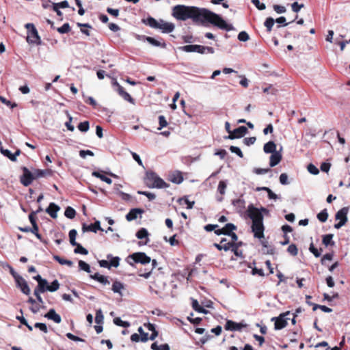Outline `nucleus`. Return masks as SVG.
<instances>
[{"instance_id": "nucleus-1", "label": "nucleus", "mask_w": 350, "mask_h": 350, "mask_svg": "<svg viewBox=\"0 0 350 350\" xmlns=\"http://www.w3.org/2000/svg\"><path fill=\"white\" fill-rule=\"evenodd\" d=\"M172 14L176 19L180 21L191 19L196 24H204L208 22L221 29L230 31L232 29V25L227 24L219 15L205 8L177 5L172 8Z\"/></svg>"}, {"instance_id": "nucleus-2", "label": "nucleus", "mask_w": 350, "mask_h": 350, "mask_svg": "<svg viewBox=\"0 0 350 350\" xmlns=\"http://www.w3.org/2000/svg\"><path fill=\"white\" fill-rule=\"evenodd\" d=\"M144 183L149 188H166L169 184L166 183L154 172H147L144 178Z\"/></svg>"}, {"instance_id": "nucleus-3", "label": "nucleus", "mask_w": 350, "mask_h": 350, "mask_svg": "<svg viewBox=\"0 0 350 350\" xmlns=\"http://www.w3.org/2000/svg\"><path fill=\"white\" fill-rule=\"evenodd\" d=\"M180 49L187 53L197 52L200 54H204V53L213 54L215 52V50L213 47L205 46L198 45V44L185 45V46L180 47Z\"/></svg>"}, {"instance_id": "nucleus-4", "label": "nucleus", "mask_w": 350, "mask_h": 350, "mask_svg": "<svg viewBox=\"0 0 350 350\" xmlns=\"http://www.w3.org/2000/svg\"><path fill=\"white\" fill-rule=\"evenodd\" d=\"M25 27L28 30V35L27 37V42L40 44L41 42L40 38L34 25L32 23H27L25 25Z\"/></svg>"}, {"instance_id": "nucleus-5", "label": "nucleus", "mask_w": 350, "mask_h": 350, "mask_svg": "<svg viewBox=\"0 0 350 350\" xmlns=\"http://www.w3.org/2000/svg\"><path fill=\"white\" fill-rule=\"evenodd\" d=\"M21 170L23 174L20 176V182L23 186L28 187L36 180L33 171H30L25 166L22 167Z\"/></svg>"}, {"instance_id": "nucleus-6", "label": "nucleus", "mask_w": 350, "mask_h": 350, "mask_svg": "<svg viewBox=\"0 0 350 350\" xmlns=\"http://www.w3.org/2000/svg\"><path fill=\"white\" fill-rule=\"evenodd\" d=\"M348 212H349V208L343 207L336 213L335 218H336V219H339L340 221L334 225L335 228L339 229L342 226L345 225V224L347 221Z\"/></svg>"}, {"instance_id": "nucleus-7", "label": "nucleus", "mask_w": 350, "mask_h": 350, "mask_svg": "<svg viewBox=\"0 0 350 350\" xmlns=\"http://www.w3.org/2000/svg\"><path fill=\"white\" fill-rule=\"evenodd\" d=\"M247 215L253 222L263 221V215L258 208L254 207L252 204L247 208Z\"/></svg>"}, {"instance_id": "nucleus-8", "label": "nucleus", "mask_w": 350, "mask_h": 350, "mask_svg": "<svg viewBox=\"0 0 350 350\" xmlns=\"http://www.w3.org/2000/svg\"><path fill=\"white\" fill-rule=\"evenodd\" d=\"M135 263H141L142 265L148 264L151 262V258L144 252H135L129 256Z\"/></svg>"}, {"instance_id": "nucleus-9", "label": "nucleus", "mask_w": 350, "mask_h": 350, "mask_svg": "<svg viewBox=\"0 0 350 350\" xmlns=\"http://www.w3.org/2000/svg\"><path fill=\"white\" fill-rule=\"evenodd\" d=\"M289 314V312H287L286 313L280 314L279 317H273L272 318L271 321H274V328L276 330L282 329L286 327L288 323L287 320L284 318V317Z\"/></svg>"}, {"instance_id": "nucleus-10", "label": "nucleus", "mask_w": 350, "mask_h": 350, "mask_svg": "<svg viewBox=\"0 0 350 350\" xmlns=\"http://www.w3.org/2000/svg\"><path fill=\"white\" fill-rule=\"evenodd\" d=\"M264 230L263 221L252 223V231L254 232V237L258 239L264 238Z\"/></svg>"}, {"instance_id": "nucleus-11", "label": "nucleus", "mask_w": 350, "mask_h": 350, "mask_svg": "<svg viewBox=\"0 0 350 350\" xmlns=\"http://www.w3.org/2000/svg\"><path fill=\"white\" fill-rule=\"evenodd\" d=\"M13 276L15 278L17 286L21 288V291L27 295H29L30 288L25 280L20 275L15 276L13 275Z\"/></svg>"}, {"instance_id": "nucleus-12", "label": "nucleus", "mask_w": 350, "mask_h": 350, "mask_svg": "<svg viewBox=\"0 0 350 350\" xmlns=\"http://www.w3.org/2000/svg\"><path fill=\"white\" fill-rule=\"evenodd\" d=\"M247 132V129L244 126H241L235 129L232 132H230V135L226 137V139H234L236 138H241L243 137Z\"/></svg>"}, {"instance_id": "nucleus-13", "label": "nucleus", "mask_w": 350, "mask_h": 350, "mask_svg": "<svg viewBox=\"0 0 350 350\" xmlns=\"http://www.w3.org/2000/svg\"><path fill=\"white\" fill-rule=\"evenodd\" d=\"M113 85L117 87V92L120 96H121L125 100L134 104L135 100L124 90L122 86H121L116 81L113 83Z\"/></svg>"}, {"instance_id": "nucleus-14", "label": "nucleus", "mask_w": 350, "mask_h": 350, "mask_svg": "<svg viewBox=\"0 0 350 350\" xmlns=\"http://www.w3.org/2000/svg\"><path fill=\"white\" fill-rule=\"evenodd\" d=\"M246 326V324L242 323H237L232 320H227L225 325V329L229 331H241L242 328Z\"/></svg>"}, {"instance_id": "nucleus-15", "label": "nucleus", "mask_w": 350, "mask_h": 350, "mask_svg": "<svg viewBox=\"0 0 350 350\" xmlns=\"http://www.w3.org/2000/svg\"><path fill=\"white\" fill-rule=\"evenodd\" d=\"M237 228L235 225L232 223H228L222 228H217V230H215V233L217 235H228L231 233V231L236 230Z\"/></svg>"}, {"instance_id": "nucleus-16", "label": "nucleus", "mask_w": 350, "mask_h": 350, "mask_svg": "<svg viewBox=\"0 0 350 350\" xmlns=\"http://www.w3.org/2000/svg\"><path fill=\"white\" fill-rule=\"evenodd\" d=\"M82 230L83 232L90 231L96 233L98 230L103 231V229L100 227V221H96L94 224H91L90 225L83 224Z\"/></svg>"}, {"instance_id": "nucleus-17", "label": "nucleus", "mask_w": 350, "mask_h": 350, "mask_svg": "<svg viewBox=\"0 0 350 350\" xmlns=\"http://www.w3.org/2000/svg\"><path fill=\"white\" fill-rule=\"evenodd\" d=\"M159 29H161L163 33H167L174 31L175 26L172 23H167L162 19H160Z\"/></svg>"}, {"instance_id": "nucleus-18", "label": "nucleus", "mask_w": 350, "mask_h": 350, "mask_svg": "<svg viewBox=\"0 0 350 350\" xmlns=\"http://www.w3.org/2000/svg\"><path fill=\"white\" fill-rule=\"evenodd\" d=\"M36 180L42 177H46L53 175V171L51 169L40 170L33 169Z\"/></svg>"}, {"instance_id": "nucleus-19", "label": "nucleus", "mask_w": 350, "mask_h": 350, "mask_svg": "<svg viewBox=\"0 0 350 350\" xmlns=\"http://www.w3.org/2000/svg\"><path fill=\"white\" fill-rule=\"evenodd\" d=\"M44 317L50 320L53 321L56 323H60L62 321L60 315L57 314L54 309H50L49 312L44 315Z\"/></svg>"}, {"instance_id": "nucleus-20", "label": "nucleus", "mask_w": 350, "mask_h": 350, "mask_svg": "<svg viewBox=\"0 0 350 350\" xmlns=\"http://www.w3.org/2000/svg\"><path fill=\"white\" fill-rule=\"evenodd\" d=\"M282 159V154L278 151L271 154L269 161L270 167H274L277 165L281 161Z\"/></svg>"}, {"instance_id": "nucleus-21", "label": "nucleus", "mask_w": 350, "mask_h": 350, "mask_svg": "<svg viewBox=\"0 0 350 350\" xmlns=\"http://www.w3.org/2000/svg\"><path fill=\"white\" fill-rule=\"evenodd\" d=\"M59 210V207L53 202L49 204V206L46 208V213L52 217H57V213Z\"/></svg>"}, {"instance_id": "nucleus-22", "label": "nucleus", "mask_w": 350, "mask_h": 350, "mask_svg": "<svg viewBox=\"0 0 350 350\" xmlns=\"http://www.w3.org/2000/svg\"><path fill=\"white\" fill-rule=\"evenodd\" d=\"M144 213V210L142 208H132L129 213L126 215V219L128 221H132L135 219L137 217L138 214H142Z\"/></svg>"}, {"instance_id": "nucleus-23", "label": "nucleus", "mask_w": 350, "mask_h": 350, "mask_svg": "<svg viewBox=\"0 0 350 350\" xmlns=\"http://www.w3.org/2000/svg\"><path fill=\"white\" fill-rule=\"evenodd\" d=\"M169 180L174 183L180 184L184 179L180 172H176L170 176Z\"/></svg>"}, {"instance_id": "nucleus-24", "label": "nucleus", "mask_w": 350, "mask_h": 350, "mask_svg": "<svg viewBox=\"0 0 350 350\" xmlns=\"http://www.w3.org/2000/svg\"><path fill=\"white\" fill-rule=\"evenodd\" d=\"M33 279L38 282V286L35 289H38L40 291H44V287L47 284L46 280L42 278L40 275L34 276Z\"/></svg>"}, {"instance_id": "nucleus-25", "label": "nucleus", "mask_w": 350, "mask_h": 350, "mask_svg": "<svg viewBox=\"0 0 350 350\" xmlns=\"http://www.w3.org/2000/svg\"><path fill=\"white\" fill-rule=\"evenodd\" d=\"M263 150L265 153L276 152V144L273 141H269L264 145Z\"/></svg>"}, {"instance_id": "nucleus-26", "label": "nucleus", "mask_w": 350, "mask_h": 350, "mask_svg": "<svg viewBox=\"0 0 350 350\" xmlns=\"http://www.w3.org/2000/svg\"><path fill=\"white\" fill-rule=\"evenodd\" d=\"M159 21H157L155 18H154L152 16H148L146 20H144V23L148 25L149 27L154 28V29H158L160 27L159 26Z\"/></svg>"}, {"instance_id": "nucleus-27", "label": "nucleus", "mask_w": 350, "mask_h": 350, "mask_svg": "<svg viewBox=\"0 0 350 350\" xmlns=\"http://www.w3.org/2000/svg\"><path fill=\"white\" fill-rule=\"evenodd\" d=\"M151 261H152V268L150 269V270H149L148 271L143 272L142 269H139V272H138L139 276L143 277L146 279L148 278L150 276V275L152 274V269L155 267V266L157 264V260L155 259H153ZM145 271H147V269H146Z\"/></svg>"}, {"instance_id": "nucleus-28", "label": "nucleus", "mask_w": 350, "mask_h": 350, "mask_svg": "<svg viewBox=\"0 0 350 350\" xmlns=\"http://www.w3.org/2000/svg\"><path fill=\"white\" fill-rule=\"evenodd\" d=\"M145 40L148 42L150 43V44L154 46H159V47H161V48H165L166 47V44L163 42H160L156 39H154V38H152V37H149V36H145Z\"/></svg>"}, {"instance_id": "nucleus-29", "label": "nucleus", "mask_w": 350, "mask_h": 350, "mask_svg": "<svg viewBox=\"0 0 350 350\" xmlns=\"http://www.w3.org/2000/svg\"><path fill=\"white\" fill-rule=\"evenodd\" d=\"M191 306L193 309L200 313L207 314L208 311L202 307L198 301L195 299H191Z\"/></svg>"}, {"instance_id": "nucleus-30", "label": "nucleus", "mask_w": 350, "mask_h": 350, "mask_svg": "<svg viewBox=\"0 0 350 350\" xmlns=\"http://www.w3.org/2000/svg\"><path fill=\"white\" fill-rule=\"evenodd\" d=\"M144 326L146 327L148 330L152 332V334L149 338L151 340H154L158 336V334H159L158 331H157V329L155 328V325L152 323H145Z\"/></svg>"}, {"instance_id": "nucleus-31", "label": "nucleus", "mask_w": 350, "mask_h": 350, "mask_svg": "<svg viewBox=\"0 0 350 350\" xmlns=\"http://www.w3.org/2000/svg\"><path fill=\"white\" fill-rule=\"evenodd\" d=\"M306 303L309 306H313L312 310L314 311H315L318 308L321 309L324 312H331L332 311V310L330 308H328L326 306L316 304H314V303H312L311 301H308V300L306 301Z\"/></svg>"}, {"instance_id": "nucleus-32", "label": "nucleus", "mask_w": 350, "mask_h": 350, "mask_svg": "<svg viewBox=\"0 0 350 350\" xmlns=\"http://www.w3.org/2000/svg\"><path fill=\"white\" fill-rule=\"evenodd\" d=\"M148 234H149V233H148V230L144 228H142L137 232L136 237L139 239H143L144 238H146V241L144 244H147L149 241V239H148Z\"/></svg>"}, {"instance_id": "nucleus-33", "label": "nucleus", "mask_w": 350, "mask_h": 350, "mask_svg": "<svg viewBox=\"0 0 350 350\" xmlns=\"http://www.w3.org/2000/svg\"><path fill=\"white\" fill-rule=\"evenodd\" d=\"M59 288V283L58 282V280H55L51 285H48L46 284V286H44V292L46 291H49L50 292H54V291H56L57 290H58Z\"/></svg>"}, {"instance_id": "nucleus-34", "label": "nucleus", "mask_w": 350, "mask_h": 350, "mask_svg": "<svg viewBox=\"0 0 350 350\" xmlns=\"http://www.w3.org/2000/svg\"><path fill=\"white\" fill-rule=\"evenodd\" d=\"M226 241V238H222L221 239V241L219 243H215L213 244V246L215 247L218 250L221 251L222 250H225V251H228L230 250V247L228 246V243L227 244H224V242Z\"/></svg>"}, {"instance_id": "nucleus-35", "label": "nucleus", "mask_w": 350, "mask_h": 350, "mask_svg": "<svg viewBox=\"0 0 350 350\" xmlns=\"http://www.w3.org/2000/svg\"><path fill=\"white\" fill-rule=\"evenodd\" d=\"M92 174L93 176L100 178L101 180L105 182L106 183H107L109 185L111 184V183H112V180L111 178L100 174L99 172L94 171Z\"/></svg>"}, {"instance_id": "nucleus-36", "label": "nucleus", "mask_w": 350, "mask_h": 350, "mask_svg": "<svg viewBox=\"0 0 350 350\" xmlns=\"http://www.w3.org/2000/svg\"><path fill=\"white\" fill-rule=\"evenodd\" d=\"M332 234H327L323 237L322 242L325 246L328 245H334V241H332L333 239Z\"/></svg>"}, {"instance_id": "nucleus-37", "label": "nucleus", "mask_w": 350, "mask_h": 350, "mask_svg": "<svg viewBox=\"0 0 350 350\" xmlns=\"http://www.w3.org/2000/svg\"><path fill=\"white\" fill-rule=\"evenodd\" d=\"M107 258L108 259H110V262H109L111 265V267H118L119 266L120 260V258L119 257H112L111 254H108Z\"/></svg>"}, {"instance_id": "nucleus-38", "label": "nucleus", "mask_w": 350, "mask_h": 350, "mask_svg": "<svg viewBox=\"0 0 350 350\" xmlns=\"http://www.w3.org/2000/svg\"><path fill=\"white\" fill-rule=\"evenodd\" d=\"M123 288H124V285L120 282L116 281L113 283L112 291L114 293H118L121 294V290Z\"/></svg>"}, {"instance_id": "nucleus-39", "label": "nucleus", "mask_w": 350, "mask_h": 350, "mask_svg": "<svg viewBox=\"0 0 350 350\" xmlns=\"http://www.w3.org/2000/svg\"><path fill=\"white\" fill-rule=\"evenodd\" d=\"M1 152L12 161H16L17 159L13 155V154L8 149H4L3 148H1Z\"/></svg>"}, {"instance_id": "nucleus-40", "label": "nucleus", "mask_w": 350, "mask_h": 350, "mask_svg": "<svg viewBox=\"0 0 350 350\" xmlns=\"http://www.w3.org/2000/svg\"><path fill=\"white\" fill-rule=\"evenodd\" d=\"M64 215L69 219H73L76 215V211L73 208L68 206L66 208Z\"/></svg>"}, {"instance_id": "nucleus-41", "label": "nucleus", "mask_w": 350, "mask_h": 350, "mask_svg": "<svg viewBox=\"0 0 350 350\" xmlns=\"http://www.w3.org/2000/svg\"><path fill=\"white\" fill-rule=\"evenodd\" d=\"M274 23H275V21L273 18L271 17H268L266 21H265V26L267 28V32H271V29H272V27L274 25Z\"/></svg>"}, {"instance_id": "nucleus-42", "label": "nucleus", "mask_w": 350, "mask_h": 350, "mask_svg": "<svg viewBox=\"0 0 350 350\" xmlns=\"http://www.w3.org/2000/svg\"><path fill=\"white\" fill-rule=\"evenodd\" d=\"M76 247L74 250V252L75 254H81L83 255H87L88 254V251L82 247L79 243H77V245H75Z\"/></svg>"}, {"instance_id": "nucleus-43", "label": "nucleus", "mask_w": 350, "mask_h": 350, "mask_svg": "<svg viewBox=\"0 0 350 350\" xmlns=\"http://www.w3.org/2000/svg\"><path fill=\"white\" fill-rule=\"evenodd\" d=\"M77 235V232L75 229H72L70 230L69 239H70V243L72 245H77V242L75 241Z\"/></svg>"}, {"instance_id": "nucleus-44", "label": "nucleus", "mask_w": 350, "mask_h": 350, "mask_svg": "<svg viewBox=\"0 0 350 350\" xmlns=\"http://www.w3.org/2000/svg\"><path fill=\"white\" fill-rule=\"evenodd\" d=\"M287 252L293 256H296L298 254V248L294 243L291 244L288 248Z\"/></svg>"}, {"instance_id": "nucleus-45", "label": "nucleus", "mask_w": 350, "mask_h": 350, "mask_svg": "<svg viewBox=\"0 0 350 350\" xmlns=\"http://www.w3.org/2000/svg\"><path fill=\"white\" fill-rule=\"evenodd\" d=\"M113 323L118 326L123 327H128L130 326V323L128 321H124L120 318L116 317L113 319Z\"/></svg>"}, {"instance_id": "nucleus-46", "label": "nucleus", "mask_w": 350, "mask_h": 350, "mask_svg": "<svg viewBox=\"0 0 350 350\" xmlns=\"http://www.w3.org/2000/svg\"><path fill=\"white\" fill-rule=\"evenodd\" d=\"M78 129L81 132H87L90 128V123L88 121L80 122L78 126Z\"/></svg>"}, {"instance_id": "nucleus-47", "label": "nucleus", "mask_w": 350, "mask_h": 350, "mask_svg": "<svg viewBox=\"0 0 350 350\" xmlns=\"http://www.w3.org/2000/svg\"><path fill=\"white\" fill-rule=\"evenodd\" d=\"M318 219L321 222H325L328 218V213L326 209L321 211L317 215Z\"/></svg>"}, {"instance_id": "nucleus-48", "label": "nucleus", "mask_w": 350, "mask_h": 350, "mask_svg": "<svg viewBox=\"0 0 350 350\" xmlns=\"http://www.w3.org/2000/svg\"><path fill=\"white\" fill-rule=\"evenodd\" d=\"M79 267L80 268V269H81L87 273L91 272L90 265L83 260H80L79 261Z\"/></svg>"}, {"instance_id": "nucleus-49", "label": "nucleus", "mask_w": 350, "mask_h": 350, "mask_svg": "<svg viewBox=\"0 0 350 350\" xmlns=\"http://www.w3.org/2000/svg\"><path fill=\"white\" fill-rule=\"evenodd\" d=\"M309 250L317 258H318V257H319L321 256V252H322V249L321 248L319 250L318 249H317L314 246V244L312 243L310 245Z\"/></svg>"}, {"instance_id": "nucleus-50", "label": "nucleus", "mask_w": 350, "mask_h": 350, "mask_svg": "<svg viewBox=\"0 0 350 350\" xmlns=\"http://www.w3.org/2000/svg\"><path fill=\"white\" fill-rule=\"evenodd\" d=\"M228 246L230 247V250L234 254L235 256L240 257L243 256L242 251L239 250V247L229 243H228Z\"/></svg>"}, {"instance_id": "nucleus-51", "label": "nucleus", "mask_w": 350, "mask_h": 350, "mask_svg": "<svg viewBox=\"0 0 350 350\" xmlns=\"http://www.w3.org/2000/svg\"><path fill=\"white\" fill-rule=\"evenodd\" d=\"M103 315L101 310H96V317H95V322L97 324H102L103 323Z\"/></svg>"}, {"instance_id": "nucleus-52", "label": "nucleus", "mask_w": 350, "mask_h": 350, "mask_svg": "<svg viewBox=\"0 0 350 350\" xmlns=\"http://www.w3.org/2000/svg\"><path fill=\"white\" fill-rule=\"evenodd\" d=\"M227 185L225 181L221 180L219 183L217 190L219 192L220 194L224 195L226 191Z\"/></svg>"}, {"instance_id": "nucleus-53", "label": "nucleus", "mask_w": 350, "mask_h": 350, "mask_svg": "<svg viewBox=\"0 0 350 350\" xmlns=\"http://www.w3.org/2000/svg\"><path fill=\"white\" fill-rule=\"evenodd\" d=\"M70 31V27L68 23H64L62 27L57 29V31L60 33H66Z\"/></svg>"}, {"instance_id": "nucleus-54", "label": "nucleus", "mask_w": 350, "mask_h": 350, "mask_svg": "<svg viewBox=\"0 0 350 350\" xmlns=\"http://www.w3.org/2000/svg\"><path fill=\"white\" fill-rule=\"evenodd\" d=\"M251 1L259 10H264L266 8L265 4L261 3L259 0H252Z\"/></svg>"}, {"instance_id": "nucleus-55", "label": "nucleus", "mask_w": 350, "mask_h": 350, "mask_svg": "<svg viewBox=\"0 0 350 350\" xmlns=\"http://www.w3.org/2000/svg\"><path fill=\"white\" fill-rule=\"evenodd\" d=\"M238 39L242 42H246L250 39V36L246 31H241L238 35Z\"/></svg>"}, {"instance_id": "nucleus-56", "label": "nucleus", "mask_w": 350, "mask_h": 350, "mask_svg": "<svg viewBox=\"0 0 350 350\" xmlns=\"http://www.w3.org/2000/svg\"><path fill=\"white\" fill-rule=\"evenodd\" d=\"M159 127L158 128L159 130H161L162 128L165 127L167 125V122L163 116H159Z\"/></svg>"}, {"instance_id": "nucleus-57", "label": "nucleus", "mask_w": 350, "mask_h": 350, "mask_svg": "<svg viewBox=\"0 0 350 350\" xmlns=\"http://www.w3.org/2000/svg\"><path fill=\"white\" fill-rule=\"evenodd\" d=\"M0 100L1 103L5 104L7 106L10 107L11 109H13L17 106L16 103H12L10 100H7L2 96H0Z\"/></svg>"}, {"instance_id": "nucleus-58", "label": "nucleus", "mask_w": 350, "mask_h": 350, "mask_svg": "<svg viewBox=\"0 0 350 350\" xmlns=\"http://www.w3.org/2000/svg\"><path fill=\"white\" fill-rule=\"evenodd\" d=\"M137 193L146 196L149 200H153L156 198V196L154 193L148 191H138Z\"/></svg>"}, {"instance_id": "nucleus-59", "label": "nucleus", "mask_w": 350, "mask_h": 350, "mask_svg": "<svg viewBox=\"0 0 350 350\" xmlns=\"http://www.w3.org/2000/svg\"><path fill=\"white\" fill-rule=\"evenodd\" d=\"M230 150L232 152L237 154L239 157H241V158L243 157V154L239 148H238L237 146H231L230 147Z\"/></svg>"}, {"instance_id": "nucleus-60", "label": "nucleus", "mask_w": 350, "mask_h": 350, "mask_svg": "<svg viewBox=\"0 0 350 350\" xmlns=\"http://www.w3.org/2000/svg\"><path fill=\"white\" fill-rule=\"evenodd\" d=\"M304 7L303 3L299 4L297 2H294L291 5L292 10L296 13L299 12L301 8Z\"/></svg>"}, {"instance_id": "nucleus-61", "label": "nucleus", "mask_w": 350, "mask_h": 350, "mask_svg": "<svg viewBox=\"0 0 350 350\" xmlns=\"http://www.w3.org/2000/svg\"><path fill=\"white\" fill-rule=\"evenodd\" d=\"M308 170L310 174L314 175H317L319 173V169L312 163L308 165Z\"/></svg>"}, {"instance_id": "nucleus-62", "label": "nucleus", "mask_w": 350, "mask_h": 350, "mask_svg": "<svg viewBox=\"0 0 350 350\" xmlns=\"http://www.w3.org/2000/svg\"><path fill=\"white\" fill-rule=\"evenodd\" d=\"M36 328L40 329L44 333L48 332V329L45 323H36L34 325Z\"/></svg>"}, {"instance_id": "nucleus-63", "label": "nucleus", "mask_w": 350, "mask_h": 350, "mask_svg": "<svg viewBox=\"0 0 350 350\" xmlns=\"http://www.w3.org/2000/svg\"><path fill=\"white\" fill-rule=\"evenodd\" d=\"M84 101L85 103L89 104L94 107H95L97 105L96 100L92 96H88L85 98Z\"/></svg>"}, {"instance_id": "nucleus-64", "label": "nucleus", "mask_w": 350, "mask_h": 350, "mask_svg": "<svg viewBox=\"0 0 350 350\" xmlns=\"http://www.w3.org/2000/svg\"><path fill=\"white\" fill-rule=\"evenodd\" d=\"M273 10L278 14L284 13L286 12V8L284 6L280 5H273Z\"/></svg>"}]
</instances>
